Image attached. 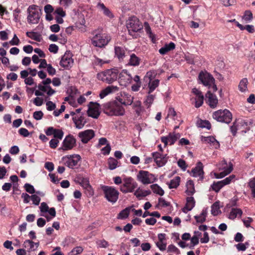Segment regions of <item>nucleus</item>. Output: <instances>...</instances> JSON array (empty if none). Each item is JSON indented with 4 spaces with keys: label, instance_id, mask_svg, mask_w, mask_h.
<instances>
[{
    "label": "nucleus",
    "instance_id": "obj_1",
    "mask_svg": "<svg viewBox=\"0 0 255 255\" xmlns=\"http://www.w3.org/2000/svg\"><path fill=\"white\" fill-rule=\"evenodd\" d=\"M104 113L110 116H121L125 113V109L116 102H111L103 105Z\"/></svg>",
    "mask_w": 255,
    "mask_h": 255
},
{
    "label": "nucleus",
    "instance_id": "obj_2",
    "mask_svg": "<svg viewBox=\"0 0 255 255\" xmlns=\"http://www.w3.org/2000/svg\"><path fill=\"white\" fill-rule=\"evenodd\" d=\"M119 71L116 69H108L106 71L97 74V78L108 84H111L116 81Z\"/></svg>",
    "mask_w": 255,
    "mask_h": 255
},
{
    "label": "nucleus",
    "instance_id": "obj_3",
    "mask_svg": "<svg viewBox=\"0 0 255 255\" xmlns=\"http://www.w3.org/2000/svg\"><path fill=\"white\" fill-rule=\"evenodd\" d=\"M27 21L30 24H37L39 22L41 14V10L35 5H30L28 9Z\"/></svg>",
    "mask_w": 255,
    "mask_h": 255
},
{
    "label": "nucleus",
    "instance_id": "obj_4",
    "mask_svg": "<svg viewBox=\"0 0 255 255\" xmlns=\"http://www.w3.org/2000/svg\"><path fill=\"white\" fill-rule=\"evenodd\" d=\"M127 27L130 35L133 36V33L141 30L143 26L138 18L135 16H131L127 21Z\"/></svg>",
    "mask_w": 255,
    "mask_h": 255
},
{
    "label": "nucleus",
    "instance_id": "obj_5",
    "mask_svg": "<svg viewBox=\"0 0 255 255\" xmlns=\"http://www.w3.org/2000/svg\"><path fill=\"white\" fill-rule=\"evenodd\" d=\"M101 189L104 192L107 200L112 203H115L119 198V192L113 187L103 185Z\"/></svg>",
    "mask_w": 255,
    "mask_h": 255
},
{
    "label": "nucleus",
    "instance_id": "obj_6",
    "mask_svg": "<svg viewBox=\"0 0 255 255\" xmlns=\"http://www.w3.org/2000/svg\"><path fill=\"white\" fill-rule=\"evenodd\" d=\"M95 35L92 39V44L96 47H103L111 40V37L106 34H101L94 31Z\"/></svg>",
    "mask_w": 255,
    "mask_h": 255
},
{
    "label": "nucleus",
    "instance_id": "obj_7",
    "mask_svg": "<svg viewBox=\"0 0 255 255\" xmlns=\"http://www.w3.org/2000/svg\"><path fill=\"white\" fill-rule=\"evenodd\" d=\"M213 117L218 122L229 124L232 119V114L228 110H220L215 112Z\"/></svg>",
    "mask_w": 255,
    "mask_h": 255
},
{
    "label": "nucleus",
    "instance_id": "obj_8",
    "mask_svg": "<svg viewBox=\"0 0 255 255\" xmlns=\"http://www.w3.org/2000/svg\"><path fill=\"white\" fill-rule=\"evenodd\" d=\"M137 187V183L131 177L123 179V184L120 187V190L123 193H131Z\"/></svg>",
    "mask_w": 255,
    "mask_h": 255
},
{
    "label": "nucleus",
    "instance_id": "obj_9",
    "mask_svg": "<svg viewBox=\"0 0 255 255\" xmlns=\"http://www.w3.org/2000/svg\"><path fill=\"white\" fill-rule=\"evenodd\" d=\"M137 179L143 184L146 185L153 183L156 178L147 171L140 170L137 174Z\"/></svg>",
    "mask_w": 255,
    "mask_h": 255
},
{
    "label": "nucleus",
    "instance_id": "obj_10",
    "mask_svg": "<svg viewBox=\"0 0 255 255\" xmlns=\"http://www.w3.org/2000/svg\"><path fill=\"white\" fill-rule=\"evenodd\" d=\"M72 57V53L70 51H66L61 58L60 62V66L66 69H69L72 67L74 63Z\"/></svg>",
    "mask_w": 255,
    "mask_h": 255
},
{
    "label": "nucleus",
    "instance_id": "obj_11",
    "mask_svg": "<svg viewBox=\"0 0 255 255\" xmlns=\"http://www.w3.org/2000/svg\"><path fill=\"white\" fill-rule=\"evenodd\" d=\"M132 77L127 70H123L119 74V82L122 86L126 87L131 83Z\"/></svg>",
    "mask_w": 255,
    "mask_h": 255
},
{
    "label": "nucleus",
    "instance_id": "obj_12",
    "mask_svg": "<svg viewBox=\"0 0 255 255\" xmlns=\"http://www.w3.org/2000/svg\"><path fill=\"white\" fill-rule=\"evenodd\" d=\"M180 136L179 133L171 132L166 136L161 137V140L164 143V146H166L168 142H169L170 145H173L177 139L180 138Z\"/></svg>",
    "mask_w": 255,
    "mask_h": 255
},
{
    "label": "nucleus",
    "instance_id": "obj_13",
    "mask_svg": "<svg viewBox=\"0 0 255 255\" xmlns=\"http://www.w3.org/2000/svg\"><path fill=\"white\" fill-rule=\"evenodd\" d=\"M199 79L205 86H211L215 82V79L212 75L207 72H201L198 76Z\"/></svg>",
    "mask_w": 255,
    "mask_h": 255
},
{
    "label": "nucleus",
    "instance_id": "obj_14",
    "mask_svg": "<svg viewBox=\"0 0 255 255\" xmlns=\"http://www.w3.org/2000/svg\"><path fill=\"white\" fill-rule=\"evenodd\" d=\"M90 106L87 111L88 116L92 117L95 119H97L100 115L99 109L100 105L97 103L90 102Z\"/></svg>",
    "mask_w": 255,
    "mask_h": 255
},
{
    "label": "nucleus",
    "instance_id": "obj_15",
    "mask_svg": "<svg viewBox=\"0 0 255 255\" xmlns=\"http://www.w3.org/2000/svg\"><path fill=\"white\" fill-rule=\"evenodd\" d=\"M76 144V139L71 135H68L63 141V146L61 148L64 150L71 149Z\"/></svg>",
    "mask_w": 255,
    "mask_h": 255
},
{
    "label": "nucleus",
    "instance_id": "obj_16",
    "mask_svg": "<svg viewBox=\"0 0 255 255\" xmlns=\"http://www.w3.org/2000/svg\"><path fill=\"white\" fill-rule=\"evenodd\" d=\"M154 161L156 162L157 165L161 167L164 165L167 161V157L166 155H162L161 153L155 152L152 153Z\"/></svg>",
    "mask_w": 255,
    "mask_h": 255
},
{
    "label": "nucleus",
    "instance_id": "obj_17",
    "mask_svg": "<svg viewBox=\"0 0 255 255\" xmlns=\"http://www.w3.org/2000/svg\"><path fill=\"white\" fill-rule=\"evenodd\" d=\"M79 137L81 141L84 143H87L90 139L94 137L95 133L92 129H87L79 133Z\"/></svg>",
    "mask_w": 255,
    "mask_h": 255
},
{
    "label": "nucleus",
    "instance_id": "obj_18",
    "mask_svg": "<svg viewBox=\"0 0 255 255\" xmlns=\"http://www.w3.org/2000/svg\"><path fill=\"white\" fill-rule=\"evenodd\" d=\"M81 159L79 155H73L66 158L65 165L70 168H73L74 167L78 164V163Z\"/></svg>",
    "mask_w": 255,
    "mask_h": 255
},
{
    "label": "nucleus",
    "instance_id": "obj_19",
    "mask_svg": "<svg viewBox=\"0 0 255 255\" xmlns=\"http://www.w3.org/2000/svg\"><path fill=\"white\" fill-rule=\"evenodd\" d=\"M191 173L194 177H199L200 180H203L204 174L203 164L200 161L198 162L196 166L192 169Z\"/></svg>",
    "mask_w": 255,
    "mask_h": 255
},
{
    "label": "nucleus",
    "instance_id": "obj_20",
    "mask_svg": "<svg viewBox=\"0 0 255 255\" xmlns=\"http://www.w3.org/2000/svg\"><path fill=\"white\" fill-rule=\"evenodd\" d=\"M119 88L115 86H109L105 89L101 91L100 94V97L101 99H103L105 97L109 95V94L116 92L118 91Z\"/></svg>",
    "mask_w": 255,
    "mask_h": 255
},
{
    "label": "nucleus",
    "instance_id": "obj_21",
    "mask_svg": "<svg viewBox=\"0 0 255 255\" xmlns=\"http://www.w3.org/2000/svg\"><path fill=\"white\" fill-rule=\"evenodd\" d=\"M127 50V49L125 47H115V55L120 61H122L124 60V58L126 57V52Z\"/></svg>",
    "mask_w": 255,
    "mask_h": 255
},
{
    "label": "nucleus",
    "instance_id": "obj_22",
    "mask_svg": "<svg viewBox=\"0 0 255 255\" xmlns=\"http://www.w3.org/2000/svg\"><path fill=\"white\" fill-rule=\"evenodd\" d=\"M206 97L208 99V103L211 108H215L218 103V100L216 95H213L210 91H208Z\"/></svg>",
    "mask_w": 255,
    "mask_h": 255
},
{
    "label": "nucleus",
    "instance_id": "obj_23",
    "mask_svg": "<svg viewBox=\"0 0 255 255\" xmlns=\"http://www.w3.org/2000/svg\"><path fill=\"white\" fill-rule=\"evenodd\" d=\"M195 202L193 197H189L186 199V204L185 206L182 209V211L187 213L188 211H191L195 206Z\"/></svg>",
    "mask_w": 255,
    "mask_h": 255
},
{
    "label": "nucleus",
    "instance_id": "obj_24",
    "mask_svg": "<svg viewBox=\"0 0 255 255\" xmlns=\"http://www.w3.org/2000/svg\"><path fill=\"white\" fill-rule=\"evenodd\" d=\"M73 121L75 125L76 128L79 129L83 128L86 123V121L85 120V118L82 116L80 117L75 116L73 117Z\"/></svg>",
    "mask_w": 255,
    "mask_h": 255
},
{
    "label": "nucleus",
    "instance_id": "obj_25",
    "mask_svg": "<svg viewBox=\"0 0 255 255\" xmlns=\"http://www.w3.org/2000/svg\"><path fill=\"white\" fill-rule=\"evenodd\" d=\"M130 58L129 59L128 65L132 66H138L139 65L141 59L137 57L134 53H131L129 55Z\"/></svg>",
    "mask_w": 255,
    "mask_h": 255
},
{
    "label": "nucleus",
    "instance_id": "obj_26",
    "mask_svg": "<svg viewBox=\"0 0 255 255\" xmlns=\"http://www.w3.org/2000/svg\"><path fill=\"white\" fill-rule=\"evenodd\" d=\"M233 164L232 163L230 162L229 164V167L225 170H223L222 172L220 173H214V176L216 178H222L224 177L227 175L230 174L233 170Z\"/></svg>",
    "mask_w": 255,
    "mask_h": 255
},
{
    "label": "nucleus",
    "instance_id": "obj_27",
    "mask_svg": "<svg viewBox=\"0 0 255 255\" xmlns=\"http://www.w3.org/2000/svg\"><path fill=\"white\" fill-rule=\"evenodd\" d=\"M175 48V44L173 42H171L169 44H166L164 45V46L161 47L159 50V52L160 54L164 55L167 53L168 52L174 49Z\"/></svg>",
    "mask_w": 255,
    "mask_h": 255
},
{
    "label": "nucleus",
    "instance_id": "obj_28",
    "mask_svg": "<svg viewBox=\"0 0 255 255\" xmlns=\"http://www.w3.org/2000/svg\"><path fill=\"white\" fill-rule=\"evenodd\" d=\"M38 88L41 92H47V94L48 96H50L54 94L56 91L51 88L50 86H46L43 84H39L38 85Z\"/></svg>",
    "mask_w": 255,
    "mask_h": 255
},
{
    "label": "nucleus",
    "instance_id": "obj_29",
    "mask_svg": "<svg viewBox=\"0 0 255 255\" xmlns=\"http://www.w3.org/2000/svg\"><path fill=\"white\" fill-rule=\"evenodd\" d=\"M23 247L27 249V252L28 253V255H30V253L31 251H35V249H34V242L30 240H25L23 244Z\"/></svg>",
    "mask_w": 255,
    "mask_h": 255
},
{
    "label": "nucleus",
    "instance_id": "obj_30",
    "mask_svg": "<svg viewBox=\"0 0 255 255\" xmlns=\"http://www.w3.org/2000/svg\"><path fill=\"white\" fill-rule=\"evenodd\" d=\"M97 7L103 10L104 14L109 18H113L114 15L111 11V10L104 5L103 3H98Z\"/></svg>",
    "mask_w": 255,
    "mask_h": 255
},
{
    "label": "nucleus",
    "instance_id": "obj_31",
    "mask_svg": "<svg viewBox=\"0 0 255 255\" xmlns=\"http://www.w3.org/2000/svg\"><path fill=\"white\" fill-rule=\"evenodd\" d=\"M243 214V212L239 208H232L229 215V218L234 220L238 216L241 217Z\"/></svg>",
    "mask_w": 255,
    "mask_h": 255
},
{
    "label": "nucleus",
    "instance_id": "obj_32",
    "mask_svg": "<svg viewBox=\"0 0 255 255\" xmlns=\"http://www.w3.org/2000/svg\"><path fill=\"white\" fill-rule=\"evenodd\" d=\"M121 97H122L125 101V105H131L133 101V97H132L129 94L123 92L121 94Z\"/></svg>",
    "mask_w": 255,
    "mask_h": 255
},
{
    "label": "nucleus",
    "instance_id": "obj_33",
    "mask_svg": "<svg viewBox=\"0 0 255 255\" xmlns=\"http://www.w3.org/2000/svg\"><path fill=\"white\" fill-rule=\"evenodd\" d=\"M186 193L187 195H192L195 192L194 185L193 181L189 180L186 184Z\"/></svg>",
    "mask_w": 255,
    "mask_h": 255
},
{
    "label": "nucleus",
    "instance_id": "obj_34",
    "mask_svg": "<svg viewBox=\"0 0 255 255\" xmlns=\"http://www.w3.org/2000/svg\"><path fill=\"white\" fill-rule=\"evenodd\" d=\"M159 81L157 79L154 80L152 81H149L148 83V94H150L151 92H152L159 85Z\"/></svg>",
    "mask_w": 255,
    "mask_h": 255
},
{
    "label": "nucleus",
    "instance_id": "obj_35",
    "mask_svg": "<svg viewBox=\"0 0 255 255\" xmlns=\"http://www.w3.org/2000/svg\"><path fill=\"white\" fill-rule=\"evenodd\" d=\"M207 212L206 210H203L201 214L199 216H194L197 223H202L206 221Z\"/></svg>",
    "mask_w": 255,
    "mask_h": 255
},
{
    "label": "nucleus",
    "instance_id": "obj_36",
    "mask_svg": "<svg viewBox=\"0 0 255 255\" xmlns=\"http://www.w3.org/2000/svg\"><path fill=\"white\" fill-rule=\"evenodd\" d=\"M150 188L154 193L160 196L163 195L164 193V190L156 184L151 185Z\"/></svg>",
    "mask_w": 255,
    "mask_h": 255
},
{
    "label": "nucleus",
    "instance_id": "obj_37",
    "mask_svg": "<svg viewBox=\"0 0 255 255\" xmlns=\"http://www.w3.org/2000/svg\"><path fill=\"white\" fill-rule=\"evenodd\" d=\"M248 84V81L247 78L241 80L239 85V90L242 92H245L247 90Z\"/></svg>",
    "mask_w": 255,
    "mask_h": 255
},
{
    "label": "nucleus",
    "instance_id": "obj_38",
    "mask_svg": "<svg viewBox=\"0 0 255 255\" xmlns=\"http://www.w3.org/2000/svg\"><path fill=\"white\" fill-rule=\"evenodd\" d=\"M180 181V178L179 176L175 177L174 179H172L169 184V188H176L179 185Z\"/></svg>",
    "mask_w": 255,
    "mask_h": 255
},
{
    "label": "nucleus",
    "instance_id": "obj_39",
    "mask_svg": "<svg viewBox=\"0 0 255 255\" xmlns=\"http://www.w3.org/2000/svg\"><path fill=\"white\" fill-rule=\"evenodd\" d=\"M242 18L246 22L251 21L253 19V15L251 11L250 10H246L244 12V15L242 17Z\"/></svg>",
    "mask_w": 255,
    "mask_h": 255
},
{
    "label": "nucleus",
    "instance_id": "obj_40",
    "mask_svg": "<svg viewBox=\"0 0 255 255\" xmlns=\"http://www.w3.org/2000/svg\"><path fill=\"white\" fill-rule=\"evenodd\" d=\"M220 213H221V211L219 208V203L218 202H216L211 207V213L214 216H216Z\"/></svg>",
    "mask_w": 255,
    "mask_h": 255
},
{
    "label": "nucleus",
    "instance_id": "obj_41",
    "mask_svg": "<svg viewBox=\"0 0 255 255\" xmlns=\"http://www.w3.org/2000/svg\"><path fill=\"white\" fill-rule=\"evenodd\" d=\"M130 210V208L128 207L123 210L118 215V218L126 219L128 217Z\"/></svg>",
    "mask_w": 255,
    "mask_h": 255
},
{
    "label": "nucleus",
    "instance_id": "obj_42",
    "mask_svg": "<svg viewBox=\"0 0 255 255\" xmlns=\"http://www.w3.org/2000/svg\"><path fill=\"white\" fill-rule=\"evenodd\" d=\"M118 161L113 157H110L108 159L109 168L111 170H114L116 168L118 164Z\"/></svg>",
    "mask_w": 255,
    "mask_h": 255
},
{
    "label": "nucleus",
    "instance_id": "obj_43",
    "mask_svg": "<svg viewBox=\"0 0 255 255\" xmlns=\"http://www.w3.org/2000/svg\"><path fill=\"white\" fill-rule=\"evenodd\" d=\"M26 34L28 37L31 38L32 39H33L38 42L40 41V35L38 34L36 32L33 31H28L26 33Z\"/></svg>",
    "mask_w": 255,
    "mask_h": 255
},
{
    "label": "nucleus",
    "instance_id": "obj_44",
    "mask_svg": "<svg viewBox=\"0 0 255 255\" xmlns=\"http://www.w3.org/2000/svg\"><path fill=\"white\" fill-rule=\"evenodd\" d=\"M84 249L81 246H78L73 248L72 251L68 253V255H78L81 254Z\"/></svg>",
    "mask_w": 255,
    "mask_h": 255
},
{
    "label": "nucleus",
    "instance_id": "obj_45",
    "mask_svg": "<svg viewBox=\"0 0 255 255\" xmlns=\"http://www.w3.org/2000/svg\"><path fill=\"white\" fill-rule=\"evenodd\" d=\"M195 107L196 108H199L201 107L203 103V100H204V96L203 95L197 96L195 98Z\"/></svg>",
    "mask_w": 255,
    "mask_h": 255
},
{
    "label": "nucleus",
    "instance_id": "obj_46",
    "mask_svg": "<svg viewBox=\"0 0 255 255\" xmlns=\"http://www.w3.org/2000/svg\"><path fill=\"white\" fill-rule=\"evenodd\" d=\"M96 244L100 248H106L109 246V243L104 239L97 241Z\"/></svg>",
    "mask_w": 255,
    "mask_h": 255
},
{
    "label": "nucleus",
    "instance_id": "obj_47",
    "mask_svg": "<svg viewBox=\"0 0 255 255\" xmlns=\"http://www.w3.org/2000/svg\"><path fill=\"white\" fill-rule=\"evenodd\" d=\"M223 186L220 181L216 183L214 182L212 185V188L214 191L218 192Z\"/></svg>",
    "mask_w": 255,
    "mask_h": 255
},
{
    "label": "nucleus",
    "instance_id": "obj_48",
    "mask_svg": "<svg viewBox=\"0 0 255 255\" xmlns=\"http://www.w3.org/2000/svg\"><path fill=\"white\" fill-rule=\"evenodd\" d=\"M64 132L60 129H56L55 132H54L53 135L54 138L59 139H61L63 136Z\"/></svg>",
    "mask_w": 255,
    "mask_h": 255
},
{
    "label": "nucleus",
    "instance_id": "obj_49",
    "mask_svg": "<svg viewBox=\"0 0 255 255\" xmlns=\"http://www.w3.org/2000/svg\"><path fill=\"white\" fill-rule=\"evenodd\" d=\"M24 188L26 191L30 194H33L35 192L34 187L29 183L25 184Z\"/></svg>",
    "mask_w": 255,
    "mask_h": 255
},
{
    "label": "nucleus",
    "instance_id": "obj_50",
    "mask_svg": "<svg viewBox=\"0 0 255 255\" xmlns=\"http://www.w3.org/2000/svg\"><path fill=\"white\" fill-rule=\"evenodd\" d=\"M235 178V176L234 175H231L230 176L226 178L224 180L220 181L221 183L223 184V186L229 184L231 181Z\"/></svg>",
    "mask_w": 255,
    "mask_h": 255
},
{
    "label": "nucleus",
    "instance_id": "obj_51",
    "mask_svg": "<svg viewBox=\"0 0 255 255\" xmlns=\"http://www.w3.org/2000/svg\"><path fill=\"white\" fill-rule=\"evenodd\" d=\"M249 186L252 189L253 197H255V177L249 182Z\"/></svg>",
    "mask_w": 255,
    "mask_h": 255
},
{
    "label": "nucleus",
    "instance_id": "obj_52",
    "mask_svg": "<svg viewBox=\"0 0 255 255\" xmlns=\"http://www.w3.org/2000/svg\"><path fill=\"white\" fill-rule=\"evenodd\" d=\"M144 24H145V29L146 33L148 34H149V36L152 39V41H153V42H154V41H153L154 35L151 32V28H150L149 24L147 22H145Z\"/></svg>",
    "mask_w": 255,
    "mask_h": 255
},
{
    "label": "nucleus",
    "instance_id": "obj_53",
    "mask_svg": "<svg viewBox=\"0 0 255 255\" xmlns=\"http://www.w3.org/2000/svg\"><path fill=\"white\" fill-rule=\"evenodd\" d=\"M43 116V113L42 111H36L33 113V117L34 119L36 120H41Z\"/></svg>",
    "mask_w": 255,
    "mask_h": 255
},
{
    "label": "nucleus",
    "instance_id": "obj_54",
    "mask_svg": "<svg viewBox=\"0 0 255 255\" xmlns=\"http://www.w3.org/2000/svg\"><path fill=\"white\" fill-rule=\"evenodd\" d=\"M229 167V165H228L227 162L225 160H222L219 164L218 168L220 170H226Z\"/></svg>",
    "mask_w": 255,
    "mask_h": 255
},
{
    "label": "nucleus",
    "instance_id": "obj_55",
    "mask_svg": "<svg viewBox=\"0 0 255 255\" xmlns=\"http://www.w3.org/2000/svg\"><path fill=\"white\" fill-rule=\"evenodd\" d=\"M215 139V138L212 136L207 137L202 136L201 140L203 142H206L211 144L213 141H214Z\"/></svg>",
    "mask_w": 255,
    "mask_h": 255
},
{
    "label": "nucleus",
    "instance_id": "obj_56",
    "mask_svg": "<svg viewBox=\"0 0 255 255\" xmlns=\"http://www.w3.org/2000/svg\"><path fill=\"white\" fill-rule=\"evenodd\" d=\"M59 142V141L58 139L53 138L49 141V146L51 148H56Z\"/></svg>",
    "mask_w": 255,
    "mask_h": 255
},
{
    "label": "nucleus",
    "instance_id": "obj_57",
    "mask_svg": "<svg viewBox=\"0 0 255 255\" xmlns=\"http://www.w3.org/2000/svg\"><path fill=\"white\" fill-rule=\"evenodd\" d=\"M81 186L84 188L86 189L90 185L89 180L86 178H83L80 183Z\"/></svg>",
    "mask_w": 255,
    "mask_h": 255
},
{
    "label": "nucleus",
    "instance_id": "obj_58",
    "mask_svg": "<svg viewBox=\"0 0 255 255\" xmlns=\"http://www.w3.org/2000/svg\"><path fill=\"white\" fill-rule=\"evenodd\" d=\"M31 199L33 202V204L35 205H39L40 201V198L36 195H32L31 196Z\"/></svg>",
    "mask_w": 255,
    "mask_h": 255
},
{
    "label": "nucleus",
    "instance_id": "obj_59",
    "mask_svg": "<svg viewBox=\"0 0 255 255\" xmlns=\"http://www.w3.org/2000/svg\"><path fill=\"white\" fill-rule=\"evenodd\" d=\"M47 109L48 111H51L54 110L56 108V105L52 101H48L46 104Z\"/></svg>",
    "mask_w": 255,
    "mask_h": 255
},
{
    "label": "nucleus",
    "instance_id": "obj_60",
    "mask_svg": "<svg viewBox=\"0 0 255 255\" xmlns=\"http://www.w3.org/2000/svg\"><path fill=\"white\" fill-rule=\"evenodd\" d=\"M134 195L137 197V198H141L143 197L144 196V190H142L140 189L139 188H138L134 193Z\"/></svg>",
    "mask_w": 255,
    "mask_h": 255
},
{
    "label": "nucleus",
    "instance_id": "obj_61",
    "mask_svg": "<svg viewBox=\"0 0 255 255\" xmlns=\"http://www.w3.org/2000/svg\"><path fill=\"white\" fill-rule=\"evenodd\" d=\"M111 146L109 143L107 144L106 146L102 149L103 154L104 155H108L110 153L111 151Z\"/></svg>",
    "mask_w": 255,
    "mask_h": 255
},
{
    "label": "nucleus",
    "instance_id": "obj_62",
    "mask_svg": "<svg viewBox=\"0 0 255 255\" xmlns=\"http://www.w3.org/2000/svg\"><path fill=\"white\" fill-rule=\"evenodd\" d=\"M178 165L182 169H183V170H185L186 167H187V165H186V162L182 159H180L178 161Z\"/></svg>",
    "mask_w": 255,
    "mask_h": 255
},
{
    "label": "nucleus",
    "instance_id": "obj_63",
    "mask_svg": "<svg viewBox=\"0 0 255 255\" xmlns=\"http://www.w3.org/2000/svg\"><path fill=\"white\" fill-rule=\"evenodd\" d=\"M49 50L51 52L56 53L58 50V47L56 44H51L49 45Z\"/></svg>",
    "mask_w": 255,
    "mask_h": 255
},
{
    "label": "nucleus",
    "instance_id": "obj_64",
    "mask_svg": "<svg viewBox=\"0 0 255 255\" xmlns=\"http://www.w3.org/2000/svg\"><path fill=\"white\" fill-rule=\"evenodd\" d=\"M18 132L21 135H22L24 137H27L29 135V132L27 129L24 128H20Z\"/></svg>",
    "mask_w": 255,
    "mask_h": 255
}]
</instances>
